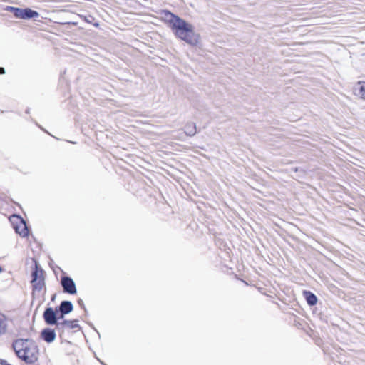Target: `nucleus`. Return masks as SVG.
<instances>
[{
    "label": "nucleus",
    "instance_id": "nucleus-1",
    "mask_svg": "<svg viewBox=\"0 0 365 365\" xmlns=\"http://www.w3.org/2000/svg\"><path fill=\"white\" fill-rule=\"evenodd\" d=\"M163 13L169 26L178 38L191 46H196L199 43L200 35L195 32L192 24L168 10L163 11Z\"/></svg>",
    "mask_w": 365,
    "mask_h": 365
},
{
    "label": "nucleus",
    "instance_id": "nucleus-2",
    "mask_svg": "<svg viewBox=\"0 0 365 365\" xmlns=\"http://www.w3.org/2000/svg\"><path fill=\"white\" fill-rule=\"evenodd\" d=\"M32 261L34 263V267L31 273V283L32 285V296L34 298L36 292H41L45 287V272L34 258H32Z\"/></svg>",
    "mask_w": 365,
    "mask_h": 365
},
{
    "label": "nucleus",
    "instance_id": "nucleus-3",
    "mask_svg": "<svg viewBox=\"0 0 365 365\" xmlns=\"http://www.w3.org/2000/svg\"><path fill=\"white\" fill-rule=\"evenodd\" d=\"M38 346L28 339H24V363L31 364L38 359Z\"/></svg>",
    "mask_w": 365,
    "mask_h": 365
},
{
    "label": "nucleus",
    "instance_id": "nucleus-4",
    "mask_svg": "<svg viewBox=\"0 0 365 365\" xmlns=\"http://www.w3.org/2000/svg\"><path fill=\"white\" fill-rule=\"evenodd\" d=\"M43 319L47 325H56V329H58V325L61 322H57L56 313L53 307H48L45 309L43 313Z\"/></svg>",
    "mask_w": 365,
    "mask_h": 365
},
{
    "label": "nucleus",
    "instance_id": "nucleus-5",
    "mask_svg": "<svg viewBox=\"0 0 365 365\" xmlns=\"http://www.w3.org/2000/svg\"><path fill=\"white\" fill-rule=\"evenodd\" d=\"M61 284L63 287V292L69 294H76L77 289L76 284L71 277L68 276L62 277L61 279Z\"/></svg>",
    "mask_w": 365,
    "mask_h": 365
},
{
    "label": "nucleus",
    "instance_id": "nucleus-6",
    "mask_svg": "<svg viewBox=\"0 0 365 365\" xmlns=\"http://www.w3.org/2000/svg\"><path fill=\"white\" fill-rule=\"evenodd\" d=\"M41 339L48 344H51L55 341L56 334L55 329L46 327L41 330L40 334Z\"/></svg>",
    "mask_w": 365,
    "mask_h": 365
},
{
    "label": "nucleus",
    "instance_id": "nucleus-7",
    "mask_svg": "<svg viewBox=\"0 0 365 365\" xmlns=\"http://www.w3.org/2000/svg\"><path fill=\"white\" fill-rule=\"evenodd\" d=\"M9 221L16 232L21 235L23 232V228H21V225H23V218L18 215H12L9 217Z\"/></svg>",
    "mask_w": 365,
    "mask_h": 365
},
{
    "label": "nucleus",
    "instance_id": "nucleus-8",
    "mask_svg": "<svg viewBox=\"0 0 365 365\" xmlns=\"http://www.w3.org/2000/svg\"><path fill=\"white\" fill-rule=\"evenodd\" d=\"M78 320L74 319V320H67L63 319L62 322L59 323L58 325V331H61V332L64 331V328H68V329H73L76 328H79L80 326L78 324Z\"/></svg>",
    "mask_w": 365,
    "mask_h": 365
},
{
    "label": "nucleus",
    "instance_id": "nucleus-9",
    "mask_svg": "<svg viewBox=\"0 0 365 365\" xmlns=\"http://www.w3.org/2000/svg\"><path fill=\"white\" fill-rule=\"evenodd\" d=\"M62 314H68L73 309V305L71 301L63 300L58 305Z\"/></svg>",
    "mask_w": 365,
    "mask_h": 365
},
{
    "label": "nucleus",
    "instance_id": "nucleus-10",
    "mask_svg": "<svg viewBox=\"0 0 365 365\" xmlns=\"http://www.w3.org/2000/svg\"><path fill=\"white\" fill-rule=\"evenodd\" d=\"M303 295L309 306H314L317 303V296L310 291H304Z\"/></svg>",
    "mask_w": 365,
    "mask_h": 365
},
{
    "label": "nucleus",
    "instance_id": "nucleus-11",
    "mask_svg": "<svg viewBox=\"0 0 365 365\" xmlns=\"http://www.w3.org/2000/svg\"><path fill=\"white\" fill-rule=\"evenodd\" d=\"M13 349L19 358L23 359V339H17L13 343Z\"/></svg>",
    "mask_w": 365,
    "mask_h": 365
},
{
    "label": "nucleus",
    "instance_id": "nucleus-12",
    "mask_svg": "<svg viewBox=\"0 0 365 365\" xmlns=\"http://www.w3.org/2000/svg\"><path fill=\"white\" fill-rule=\"evenodd\" d=\"M185 133L187 136H194L197 132L196 125L194 123H188L184 127Z\"/></svg>",
    "mask_w": 365,
    "mask_h": 365
},
{
    "label": "nucleus",
    "instance_id": "nucleus-13",
    "mask_svg": "<svg viewBox=\"0 0 365 365\" xmlns=\"http://www.w3.org/2000/svg\"><path fill=\"white\" fill-rule=\"evenodd\" d=\"M40 16L38 11L33 10L30 8H24V20L36 19Z\"/></svg>",
    "mask_w": 365,
    "mask_h": 365
},
{
    "label": "nucleus",
    "instance_id": "nucleus-14",
    "mask_svg": "<svg viewBox=\"0 0 365 365\" xmlns=\"http://www.w3.org/2000/svg\"><path fill=\"white\" fill-rule=\"evenodd\" d=\"M7 328V319L6 317L0 313V336L5 334Z\"/></svg>",
    "mask_w": 365,
    "mask_h": 365
},
{
    "label": "nucleus",
    "instance_id": "nucleus-15",
    "mask_svg": "<svg viewBox=\"0 0 365 365\" xmlns=\"http://www.w3.org/2000/svg\"><path fill=\"white\" fill-rule=\"evenodd\" d=\"M359 88L357 95L359 96L361 98L365 100V82L359 81L358 83Z\"/></svg>",
    "mask_w": 365,
    "mask_h": 365
},
{
    "label": "nucleus",
    "instance_id": "nucleus-16",
    "mask_svg": "<svg viewBox=\"0 0 365 365\" xmlns=\"http://www.w3.org/2000/svg\"><path fill=\"white\" fill-rule=\"evenodd\" d=\"M24 237H29V235L30 234V230H29V226L26 224V220H24Z\"/></svg>",
    "mask_w": 365,
    "mask_h": 365
},
{
    "label": "nucleus",
    "instance_id": "nucleus-17",
    "mask_svg": "<svg viewBox=\"0 0 365 365\" xmlns=\"http://www.w3.org/2000/svg\"><path fill=\"white\" fill-rule=\"evenodd\" d=\"M78 304L84 309V312H85V313L86 314H87V309H86V308L85 307L83 301L81 299H79L78 300Z\"/></svg>",
    "mask_w": 365,
    "mask_h": 365
},
{
    "label": "nucleus",
    "instance_id": "nucleus-18",
    "mask_svg": "<svg viewBox=\"0 0 365 365\" xmlns=\"http://www.w3.org/2000/svg\"><path fill=\"white\" fill-rule=\"evenodd\" d=\"M66 314H62V312H61L57 314V322H59L60 319H62L64 318Z\"/></svg>",
    "mask_w": 365,
    "mask_h": 365
},
{
    "label": "nucleus",
    "instance_id": "nucleus-19",
    "mask_svg": "<svg viewBox=\"0 0 365 365\" xmlns=\"http://www.w3.org/2000/svg\"><path fill=\"white\" fill-rule=\"evenodd\" d=\"M55 311V313H56V315L61 312V310L58 308V306L56 307L55 309H53Z\"/></svg>",
    "mask_w": 365,
    "mask_h": 365
},
{
    "label": "nucleus",
    "instance_id": "nucleus-20",
    "mask_svg": "<svg viewBox=\"0 0 365 365\" xmlns=\"http://www.w3.org/2000/svg\"><path fill=\"white\" fill-rule=\"evenodd\" d=\"M56 294H53L52 296H51V302H54L55 299H56Z\"/></svg>",
    "mask_w": 365,
    "mask_h": 365
},
{
    "label": "nucleus",
    "instance_id": "nucleus-21",
    "mask_svg": "<svg viewBox=\"0 0 365 365\" xmlns=\"http://www.w3.org/2000/svg\"><path fill=\"white\" fill-rule=\"evenodd\" d=\"M4 73H5L4 68L2 67H0V74H4Z\"/></svg>",
    "mask_w": 365,
    "mask_h": 365
},
{
    "label": "nucleus",
    "instance_id": "nucleus-22",
    "mask_svg": "<svg viewBox=\"0 0 365 365\" xmlns=\"http://www.w3.org/2000/svg\"><path fill=\"white\" fill-rule=\"evenodd\" d=\"M294 171H296V172L298 171V168H294Z\"/></svg>",
    "mask_w": 365,
    "mask_h": 365
},
{
    "label": "nucleus",
    "instance_id": "nucleus-23",
    "mask_svg": "<svg viewBox=\"0 0 365 365\" xmlns=\"http://www.w3.org/2000/svg\"><path fill=\"white\" fill-rule=\"evenodd\" d=\"M2 272V268L0 267V272Z\"/></svg>",
    "mask_w": 365,
    "mask_h": 365
}]
</instances>
